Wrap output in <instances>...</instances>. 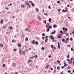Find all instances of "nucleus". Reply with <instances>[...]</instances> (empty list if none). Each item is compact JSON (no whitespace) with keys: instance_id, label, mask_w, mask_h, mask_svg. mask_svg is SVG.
<instances>
[{"instance_id":"obj_24","label":"nucleus","mask_w":74,"mask_h":74,"mask_svg":"<svg viewBox=\"0 0 74 74\" xmlns=\"http://www.w3.org/2000/svg\"><path fill=\"white\" fill-rule=\"evenodd\" d=\"M13 66H16V64H15L13 63L12 64Z\"/></svg>"},{"instance_id":"obj_2","label":"nucleus","mask_w":74,"mask_h":74,"mask_svg":"<svg viewBox=\"0 0 74 74\" xmlns=\"http://www.w3.org/2000/svg\"><path fill=\"white\" fill-rule=\"evenodd\" d=\"M25 3L26 4V5H28L29 6V7H30V4L29 3H28V1H27L25 2Z\"/></svg>"},{"instance_id":"obj_3","label":"nucleus","mask_w":74,"mask_h":74,"mask_svg":"<svg viewBox=\"0 0 74 74\" xmlns=\"http://www.w3.org/2000/svg\"><path fill=\"white\" fill-rule=\"evenodd\" d=\"M29 3H31V5L32 6H33V7H34L35 6L34 4V3H33L31 1H29Z\"/></svg>"},{"instance_id":"obj_58","label":"nucleus","mask_w":74,"mask_h":74,"mask_svg":"<svg viewBox=\"0 0 74 74\" xmlns=\"http://www.w3.org/2000/svg\"><path fill=\"white\" fill-rule=\"evenodd\" d=\"M61 68L62 69H63V68H64V66H62Z\"/></svg>"},{"instance_id":"obj_31","label":"nucleus","mask_w":74,"mask_h":74,"mask_svg":"<svg viewBox=\"0 0 74 74\" xmlns=\"http://www.w3.org/2000/svg\"><path fill=\"white\" fill-rule=\"evenodd\" d=\"M45 34L44 33H43L42 34V36H45Z\"/></svg>"},{"instance_id":"obj_54","label":"nucleus","mask_w":74,"mask_h":74,"mask_svg":"<svg viewBox=\"0 0 74 74\" xmlns=\"http://www.w3.org/2000/svg\"><path fill=\"white\" fill-rule=\"evenodd\" d=\"M49 29L48 28L47 29V32H49Z\"/></svg>"},{"instance_id":"obj_43","label":"nucleus","mask_w":74,"mask_h":74,"mask_svg":"<svg viewBox=\"0 0 74 74\" xmlns=\"http://www.w3.org/2000/svg\"><path fill=\"white\" fill-rule=\"evenodd\" d=\"M62 30H65V28L63 27L62 28Z\"/></svg>"},{"instance_id":"obj_16","label":"nucleus","mask_w":74,"mask_h":74,"mask_svg":"<svg viewBox=\"0 0 74 74\" xmlns=\"http://www.w3.org/2000/svg\"><path fill=\"white\" fill-rule=\"evenodd\" d=\"M53 27L54 28H55V27H57V25H56V24H55L53 26Z\"/></svg>"},{"instance_id":"obj_29","label":"nucleus","mask_w":74,"mask_h":74,"mask_svg":"<svg viewBox=\"0 0 74 74\" xmlns=\"http://www.w3.org/2000/svg\"><path fill=\"white\" fill-rule=\"evenodd\" d=\"M38 57V56L37 55H36L35 56H34L35 58H37Z\"/></svg>"},{"instance_id":"obj_35","label":"nucleus","mask_w":74,"mask_h":74,"mask_svg":"<svg viewBox=\"0 0 74 74\" xmlns=\"http://www.w3.org/2000/svg\"><path fill=\"white\" fill-rule=\"evenodd\" d=\"M60 67H57V69H58V70H60Z\"/></svg>"},{"instance_id":"obj_12","label":"nucleus","mask_w":74,"mask_h":74,"mask_svg":"<svg viewBox=\"0 0 74 74\" xmlns=\"http://www.w3.org/2000/svg\"><path fill=\"white\" fill-rule=\"evenodd\" d=\"M37 18L38 19H39L40 21V20H41V18L40 17V16H38Z\"/></svg>"},{"instance_id":"obj_51","label":"nucleus","mask_w":74,"mask_h":74,"mask_svg":"<svg viewBox=\"0 0 74 74\" xmlns=\"http://www.w3.org/2000/svg\"><path fill=\"white\" fill-rule=\"evenodd\" d=\"M60 10H61V9H59L58 10V11L59 12L60 11Z\"/></svg>"},{"instance_id":"obj_64","label":"nucleus","mask_w":74,"mask_h":74,"mask_svg":"<svg viewBox=\"0 0 74 74\" xmlns=\"http://www.w3.org/2000/svg\"><path fill=\"white\" fill-rule=\"evenodd\" d=\"M73 64H74V60L73 62Z\"/></svg>"},{"instance_id":"obj_49","label":"nucleus","mask_w":74,"mask_h":74,"mask_svg":"<svg viewBox=\"0 0 74 74\" xmlns=\"http://www.w3.org/2000/svg\"><path fill=\"white\" fill-rule=\"evenodd\" d=\"M60 33H63V32H62V31H60Z\"/></svg>"},{"instance_id":"obj_48","label":"nucleus","mask_w":74,"mask_h":74,"mask_svg":"<svg viewBox=\"0 0 74 74\" xmlns=\"http://www.w3.org/2000/svg\"><path fill=\"white\" fill-rule=\"evenodd\" d=\"M68 19H71V18H70V17H68Z\"/></svg>"},{"instance_id":"obj_57","label":"nucleus","mask_w":74,"mask_h":74,"mask_svg":"<svg viewBox=\"0 0 74 74\" xmlns=\"http://www.w3.org/2000/svg\"><path fill=\"white\" fill-rule=\"evenodd\" d=\"M67 64H66L64 65V66L65 67H66V66H67Z\"/></svg>"},{"instance_id":"obj_13","label":"nucleus","mask_w":74,"mask_h":74,"mask_svg":"<svg viewBox=\"0 0 74 74\" xmlns=\"http://www.w3.org/2000/svg\"><path fill=\"white\" fill-rule=\"evenodd\" d=\"M49 22H51L52 21H51V18H50L49 19Z\"/></svg>"},{"instance_id":"obj_8","label":"nucleus","mask_w":74,"mask_h":74,"mask_svg":"<svg viewBox=\"0 0 74 74\" xmlns=\"http://www.w3.org/2000/svg\"><path fill=\"white\" fill-rule=\"evenodd\" d=\"M72 61L70 60L69 62V64H72Z\"/></svg>"},{"instance_id":"obj_45","label":"nucleus","mask_w":74,"mask_h":74,"mask_svg":"<svg viewBox=\"0 0 74 74\" xmlns=\"http://www.w3.org/2000/svg\"><path fill=\"white\" fill-rule=\"evenodd\" d=\"M66 36H68V35H69V34H68V33H66Z\"/></svg>"},{"instance_id":"obj_34","label":"nucleus","mask_w":74,"mask_h":74,"mask_svg":"<svg viewBox=\"0 0 74 74\" xmlns=\"http://www.w3.org/2000/svg\"><path fill=\"white\" fill-rule=\"evenodd\" d=\"M57 3L58 4H59L60 3V1H57Z\"/></svg>"},{"instance_id":"obj_27","label":"nucleus","mask_w":74,"mask_h":74,"mask_svg":"<svg viewBox=\"0 0 74 74\" xmlns=\"http://www.w3.org/2000/svg\"><path fill=\"white\" fill-rule=\"evenodd\" d=\"M57 62H58L59 63H60V61H59V60H57Z\"/></svg>"},{"instance_id":"obj_10","label":"nucleus","mask_w":74,"mask_h":74,"mask_svg":"<svg viewBox=\"0 0 74 74\" xmlns=\"http://www.w3.org/2000/svg\"><path fill=\"white\" fill-rule=\"evenodd\" d=\"M58 48H60V44L59 43V42H58Z\"/></svg>"},{"instance_id":"obj_9","label":"nucleus","mask_w":74,"mask_h":74,"mask_svg":"<svg viewBox=\"0 0 74 74\" xmlns=\"http://www.w3.org/2000/svg\"><path fill=\"white\" fill-rule=\"evenodd\" d=\"M35 11L36 12H38L39 11V10L37 8H35Z\"/></svg>"},{"instance_id":"obj_4","label":"nucleus","mask_w":74,"mask_h":74,"mask_svg":"<svg viewBox=\"0 0 74 74\" xmlns=\"http://www.w3.org/2000/svg\"><path fill=\"white\" fill-rule=\"evenodd\" d=\"M46 26L47 28H48L49 26V23H47L46 25Z\"/></svg>"},{"instance_id":"obj_14","label":"nucleus","mask_w":74,"mask_h":74,"mask_svg":"<svg viewBox=\"0 0 74 74\" xmlns=\"http://www.w3.org/2000/svg\"><path fill=\"white\" fill-rule=\"evenodd\" d=\"M65 12H68V10H67V8H66L65 9Z\"/></svg>"},{"instance_id":"obj_6","label":"nucleus","mask_w":74,"mask_h":74,"mask_svg":"<svg viewBox=\"0 0 74 74\" xmlns=\"http://www.w3.org/2000/svg\"><path fill=\"white\" fill-rule=\"evenodd\" d=\"M3 23H4V20L3 19H2L0 22V23L3 24Z\"/></svg>"},{"instance_id":"obj_39","label":"nucleus","mask_w":74,"mask_h":74,"mask_svg":"<svg viewBox=\"0 0 74 74\" xmlns=\"http://www.w3.org/2000/svg\"><path fill=\"white\" fill-rule=\"evenodd\" d=\"M65 31H67V30H68V29H67V28H65Z\"/></svg>"},{"instance_id":"obj_55","label":"nucleus","mask_w":74,"mask_h":74,"mask_svg":"<svg viewBox=\"0 0 74 74\" xmlns=\"http://www.w3.org/2000/svg\"><path fill=\"white\" fill-rule=\"evenodd\" d=\"M54 71L55 72V73H56V69H55L54 70Z\"/></svg>"},{"instance_id":"obj_32","label":"nucleus","mask_w":74,"mask_h":74,"mask_svg":"<svg viewBox=\"0 0 74 74\" xmlns=\"http://www.w3.org/2000/svg\"><path fill=\"white\" fill-rule=\"evenodd\" d=\"M44 22L45 24H46V23H47V21H46V20H44Z\"/></svg>"},{"instance_id":"obj_46","label":"nucleus","mask_w":74,"mask_h":74,"mask_svg":"<svg viewBox=\"0 0 74 74\" xmlns=\"http://www.w3.org/2000/svg\"><path fill=\"white\" fill-rule=\"evenodd\" d=\"M48 8L49 9H51V7L50 6H48Z\"/></svg>"},{"instance_id":"obj_15","label":"nucleus","mask_w":74,"mask_h":74,"mask_svg":"<svg viewBox=\"0 0 74 74\" xmlns=\"http://www.w3.org/2000/svg\"><path fill=\"white\" fill-rule=\"evenodd\" d=\"M21 7H22V8L25 7V5H24L23 4H22L21 5Z\"/></svg>"},{"instance_id":"obj_36","label":"nucleus","mask_w":74,"mask_h":74,"mask_svg":"<svg viewBox=\"0 0 74 74\" xmlns=\"http://www.w3.org/2000/svg\"><path fill=\"white\" fill-rule=\"evenodd\" d=\"M41 49L42 50H44V47H42L41 48Z\"/></svg>"},{"instance_id":"obj_37","label":"nucleus","mask_w":74,"mask_h":74,"mask_svg":"<svg viewBox=\"0 0 74 74\" xmlns=\"http://www.w3.org/2000/svg\"><path fill=\"white\" fill-rule=\"evenodd\" d=\"M10 5H12V4L10 3V4H9V5H8V7H9V6H10Z\"/></svg>"},{"instance_id":"obj_11","label":"nucleus","mask_w":74,"mask_h":74,"mask_svg":"<svg viewBox=\"0 0 74 74\" xmlns=\"http://www.w3.org/2000/svg\"><path fill=\"white\" fill-rule=\"evenodd\" d=\"M0 47H3V44L2 43H0Z\"/></svg>"},{"instance_id":"obj_25","label":"nucleus","mask_w":74,"mask_h":74,"mask_svg":"<svg viewBox=\"0 0 74 74\" xmlns=\"http://www.w3.org/2000/svg\"><path fill=\"white\" fill-rule=\"evenodd\" d=\"M3 27L4 29H5V28H6V27H7V26H6V25H5L4 26H3Z\"/></svg>"},{"instance_id":"obj_60","label":"nucleus","mask_w":74,"mask_h":74,"mask_svg":"<svg viewBox=\"0 0 74 74\" xmlns=\"http://www.w3.org/2000/svg\"><path fill=\"white\" fill-rule=\"evenodd\" d=\"M72 33L74 34V30L72 32Z\"/></svg>"},{"instance_id":"obj_30","label":"nucleus","mask_w":74,"mask_h":74,"mask_svg":"<svg viewBox=\"0 0 74 74\" xmlns=\"http://www.w3.org/2000/svg\"><path fill=\"white\" fill-rule=\"evenodd\" d=\"M44 14L45 15H48V14H47V13H44Z\"/></svg>"},{"instance_id":"obj_41","label":"nucleus","mask_w":74,"mask_h":74,"mask_svg":"<svg viewBox=\"0 0 74 74\" xmlns=\"http://www.w3.org/2000/svg\"><path fill=\"white\" fill-rule=\"evenodd\" d=\"M34 58V56H33L32 57H30V58H31V59H33V58Z\"/></svg>"},{"instance_id":"obj_50","label":"nucleus","mask_w":74,"mask_h":74,"mask_svg":"<svg viewBox=\"0 0 74 74\" xmlns=\"http://www.w3.org/2000/svg\"><path fill=\"white\" fill-rule=\"evenodd\" d=\"M51 70H53V69L52 68H50Z\"/></svg>"},{"instance_id":"obj_47","label":"nucleus","mask_w":74,"mask_h":74,"mask_svg":"<svg viewBox=\"0 0 74 74\" xmlns=\"http://www.w3.org/2000/svg\"><path fill=\"white\" fill-rule=\"evenodd\" d=\"M12 42H15V40H13L12 41Z\"/></svg>"},{"instance_id":"obj_63","label":"nucleus","mask_w":74,"mask_h":74,"mask_svg":"<svg viewBox=\"0 0 74 74\" xmlns=\"http://www.w3.org/2000/svg\"><path fill=\"white\" fill-rule=\"evenodd\" d=\"M60 74H63V72H61Z\"/></svg>"},{"instance_id":"obj_53","label":"nucleus","mask_w":74,"mask_h":74,"mask_svg":"<svg viewBox=\"0 0 74 74\" xmlns=\"http://www.w3.org/2000/svg\"><path fill=\"white\" fill-rule=\"evenodd\" d=\"M10 29H12V27H10Z\"/></svg>"},{"instance_id":"obj_52","label":"nucleus","mask_w":74,"mask_h":74,"mask_svg":"<svg viewBox=\"0 0 74 74\" xmlns=\"http://www.w3.org/2000/svg\"><path fill=\"white\" fill-rule=\"evenodd\" d=\"M67 42H68V41L67 40H66V42H65L66 44H67Z\"/></svg>"},{"instance_id":"obj_21","label":"nucleus","mask_w":74,"mask_h":74,"mask_svg":"<svg viewBox=\"0 0 74 74\" xmlns=\"http://www.w3.org/2000/svg\"><path fill=\"white\" fill-rule=\"evenodd\" d=\"M51 47L53 49V48H54V47H53V45H51Z\"/></svg>"},{"instance_id":"obj_19","label":"nucleus","mask_w":74,"mask_h":74,"mask_svg":"<svg viewBox=\"0 0 74 74\" xmlns=\"http://www.w3.org/2000/svg\"><path fill=\"white\" fill-rule=\"evenodd\" d=\"M22 53L23 55H25V51H24L22 52Z\"/></svg>"},{"instance_id":"obj_33","label":"nucleus","mask_w":74,"mask_h":74,"mask_svg":"<svg viewBox=\"0 0 74 74\" xmlns=\"http://www.w3.org/2000/svg\"><path fill=\"white\" fill-rule=\"evenodd\" d=\"M62 11L63 12H66V11L65 10H63Z\"/></svg>"},{"instance_id":"obj_59","label":"nucleus","mask_w":74,"mask_h":74,"mask_svg":"<svg viewBox=\"0 0 74 74\" xmlns=\"http://www.w3.org/2000/svg\"><path fill=\"white\" fill-rule=\"evenodd\" d=\"M73 48H71V50L72 51H73Z\"/></svg>"},{"instance_id":"obj_28","label":"nucleus","mask_w":74,"mask_h":74,"mask_svg":"<svg viewBox=\"0 0 74 74\" xmlns=\"http://www.w3.org/2000/svg\"><path fill=\"white\" fill-rule=\"evenodd\" d=\"M62 42H63V41H65V39H62Z\"/></svg>"},{"instance_id":"obj_1","label":"nucleus","mask_w":74,"mask_h":74,"mask_svg":"<svg viewBox=\"0 0 74 74\" xmlns=\"http://www.w3.org/2000/svg\"><path fill=\"white\" fill-rule=\"evenodd\" d=\"M31 43L32 44H35L36 45H38V42H35V40H34L31 42Z\"/></svg>"},{"instance_id":"obj_5","label":"nucleus","mask_w":74,"mask_h":74,"mask_svg":"<svg viewBox=\"0 0 74 74\" xmlns=\"http://www.w3.org/2000/svg\"><path fill=\"white\" fill-rule=\"evenodd\" d=\"M17 46L18 47H22V44L21 43H18L17 44Z\"/></svg>"},{"instance_id":"obj_61","label":"nucleus","mask_w":74,"mask_h":74,"mask_svg":"<svg viewBox=\"0 0 74 74\" xmlns=\"http://www.w3.org/2000/svg\"><path fill=\"white\" fill-rule=\"evenodd\" d=\"M49 58H51V56L50 55L49 56Z\"/></svg>"},{"instance_id":"obj_38","label":"nucleus","mask_w":74,"mask_h":74,"mask_svg":"<svg viewBox=\"0 0 74 74\" xmlns=\"http://www.w3.org/2000/svg\"><path fill=\"white\" fill-rule=\"evenodd\" d=\"M68 73H70L71 72V71H70V70H69L68 71Z\"/></svg>"},{"instance_id":"obj_42","label":"nucleus","mask_w":74,"mask_h":74,"mask_svg":"<svg viewBox=\"0 0 74 74\" xmlns=\"http://www.w3.org/2000/svg\"><path fill=\"white\" fill-rule=\"evenodd\" d=\"M48 66H47L46 67V69H48Z\"/></svg>"},{"instance_id":"obj_23","label":"nucleus","mask_w":74,"mask_h":74,"mask_svg":"<svg viewBox=\"0 0 74 74\" xmlns=\"http://www.w3.org/2000/svg\"><path fill=\"white\" fill-rule=\"evenodd\" d=\"M55 33H56V31H54V32H52V34H55Z\"/></svg>"},{"instance_id":"obj_40","label":"nucleus","mask_w":74,"mask_h":74,"mask_svg":"<svg viewBox=\"0 0 74 74\" xmlns=\"http://www.w3.org/2000/svg\"><path fill=\"white\" fill-rule=\"evenodd\" d=\"M5 65L3 64V67H5Z\"/></svg>"},{"instance_id":"obj_56","label":"nucleus","mask_w":74,"mask_h":74,"mask_svg":"<svg viewBox=\"0 0 74 74\" xmlns=\"http://www.w3.org/2000/svg\"><path fill=\"white\" fill-rule=\"evenodd\" d=\"M14 51H15V52H16V49H14Z\"/></svg>"},{"instance_id":"obj_20","label":"nucleus","mask_w":74,"mask_h":74,"mask_svg":"<svg viewBox=\"0 0 74 74\" xmlns=\"http://www.w3.org/2000/svg\"><path fill=\"white\" fill-rule=\"evenodd\" d=\"M67 58H70V55H69V54H68V56H67Z\"/></svg>"},{"instance_id":"obj_62","label":"nucleus","mask_w":74,"mask_h":74,"mask_svg":"<svg viewBox=\"0 0 74 74\" xmlns=\"http://www.w3.org/2000/svg\"><path fill=\"white\" fill-rule=\"evenodd\" d=\"M72 72L73 73H74V69H73V71H72Z\"/></svg>"},{"instance_id":"obj_22","label":"nucleus","mask_w":74,"mask_h":74,"mask_svg":"<svg viewBox=\"0 0 74 74\" xmlns=\"http://www.w3.org/2000/svg\"><path fill=\"white\" fill-rule=\"evenodd\" d=\"M52 28V26H50L49 27V29H51Z\"/></svg>"},{"instance_id":"obj_18","label":"nucleus","mask_w":74,"mask_h":74,"mask_svg":"<svg viewBox=\"0 0 74 74\" xmlns=\"http://www.w3.org/2000/svg\"><path fill=\"white\" fill-rule=\"evenodd\" d=\"M25 40L26 41H28V37H27L26 38Z\"/></svg>"},{"instance_id":"obj_44","label":"nucleus","mask_w":74,"mask_h":74,"mask_svg":"<svg viewBox=\"0 0 74 74\" xmlns=\"http://www.w3.org/2000/svg\"><path fill=\"white\" fill-rule=\"evenodd\" d=\"M19 53H20V54H21V53H22V51H19Z\"/></svg>"},{"instance_id":"obj_26","label":"nucleus","mask_w":74,"mask_h":74,"mask_svg":"<svg viewBox=\"0 0 74 74\" xmlns=\"http://www.w3.org/2000/svg\"><path fill=\"white\" fill-rule=\"evenodd\" d=\"M60 35H58V36L57 37V38H60Z\"/></svg>"},{"instance_id":"obj_17","label":"nucleus","mask_w":74,"mask_h":74,"mask_svg":"<svg viewBox=\"0 0 74 74\" xmlns=\"http://www.w3.org/2000/svg\"><path fill=\"white\" fill-rule=\"evenodd\" d=\"M32 60L30 59H29V60L28 61V63H30L31 62H32Z\"/></svg>"},{"instance_id":"obj_7","label":"nucleus","mask_w":74,"mask_h":74,"mask_svg":"<svg viewBox=\"0 0 74 74\" xmlns=\"http://www.w3.org/2000/svg\"><path fill=\"white\" fill-rule=\"evenodd\" d=\"M49 37L51 39V40H54V37L53 36H49Z\"/></svg>"}]
</instances>
